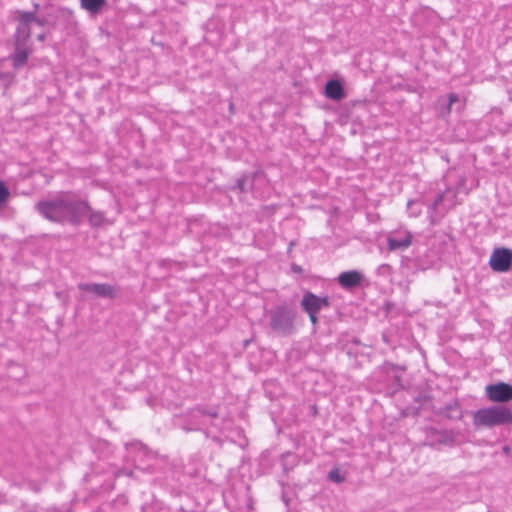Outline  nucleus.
<instances>
[{
	"label": "nucleus",
	"instance_id": "nucleus-17",
	"mask_svg": "<svg viewBox=\"0 0 512 512\" xmlns=\"http://www.w3.org/2000/svg\"><path fill=\"white\" fill-rule=\"evenodd\" d=\"M106 3V0H80L81 7L91 15L99 14Z\"/></svg>",
	"mask_w": 512,
	"mask_h": 512
},
{
	"label": "nucleus",
	"instance_id": "nucleus-33",
	"mask_svg": "<svg viewBox=\"0 0 512 512\" xmlns=\"http://www.w3.org/2000/svg\"><path fill=\"white\" fill-rule=\"evenodd\" d=\"M380 268L381 269H389L390 266L388 264H383Z\"/></svg>",
	"mask_w": 512,
	"mask_h": 512
},
{
	"label": "nucleus",
	"instance_id": "nucleus-14",
	"mask_svg": "<svg viewBox=\"0 0 512 512\" xmlns=\"http://www.w3.org/2000/svg\"><path fill=\"white\" fill-rule=\"evenodd\" d=\"M458 433L454 430H439L432 428L428 431L427 438L431 442L432 445L435 444H444V445H452L456 442Z\"/></svg>",
	"mask_w": 512,
	"mask_h": 512
},
{
	"label": "nucleus",
	"instance_id": "nucleus-31",
	"mask_svg": "<svg viewBox=\"0 0 512 512\" xmlns=\"http://www.w3.org/2000/svg\"><path fill=\"white\" fill-rule=\"evenodd\" d=\"M45 38H46L45 33H41V34L37 35V40L40 42H43L45 40Z\"/></svg>",
	"mask_w": 512,
	"mask_h": 512
},
{
	"label": "nucleus",
	"instance_id": "nucleus-27",
	"mask_svg": "<svg viewBox=\"0 0 512 512\" xmlns=\"http://www.w3.org/2000/svg\"><path fill=\"white\" fill-rule=\"evenodd\" d=\"M235 188H237L242 193L249 191L248 190V186L246 184V181H245V178H244L243 175L240 178L237 179L236 184H235Z\"/></svg>",
	"mask_w": 512,
	"mask_h": 512
},
{
	"label": "nucleus",
	"instance_id": "nucleus-28",
	"mask_svg": "<svg viewBox=\"0 0 512 512\" xmlns=\"http://www.w3.org/2000/svg\"><path fill=\"white\" fill-rule=\"evenodd\" d=\"M291 271L296 274H302L304 270L300 265L293 263L291 265Z\"/></svg>",
	"mask_w": 512,
	"mask_h": 512
},
{
	"label": "nucleus",
	"instance_id": "nucleus-9",
	"mask_svg": "<svg viewBox=\"0 0 512 512\" xmlns=\"http://www.w3.org/2000/svg\"><path fill=\"white\" fill-rule=\"evenodd\" d=\"M449 210L450 207L446 206V195L444 190H440L434 199L427 204V214L431 224H436Z\"/></svg>",
	"mask_w": 512,
	"mask_h": 512
},
{
	"label": "nucleus",
	"instance_id": "nucleus-16",
	"mask_svg": "<svg viewBox=\"0 0 512 512\" xmlns=\"http://www.w3.org/2000/svg\"><path fill=\"white\" fill-rule=\"evenodd\" d=\"M325 96L333 101H341L345 98L343 84L337 79H331L325 84Z\"/></svg>",
	"mask_w": 512,
	"mask_h": 512
},
{
	"label": "nucleus",
	"instance_id": "nucleus-29",
	"mask_svg": "<svg viewBox=\"0 0 512 512\" xmlns=\"http://www.w3.org/2000/svg\"><path fill=\"white\" fill-rule=\"evenodd\" d=\"M309 319L312 323V325L315 327L318 324V314L317 313H311L308 314Z\"/></svg>",
	"mask_w": 512,
	"mask_h": 512
},
{
	"label": "nucleus",
	"instance_id": "nucleus-10",
	"mask_svg": "<svg viewBox=\"0 0 512 512\" xmlns=\"http://www.w3.org/2000/svg\"><path fill=\"white\" fill-rule=\"evenodd\" d=\"M493 271L507 272L512 266V250L508 248H496L489 260Z\"/></svg>",
	"mask_w": 512,
	"mask_h": 512
},
{
	"label": "nucleus",
	"instance_id": "nucleus-11",
	"mask_svg": "<svg viewBox=\"0 0 512 512\" xmlns=\"http://www.w3.org/2000/svg\"><path fill=\"white\" fill-rule=\"evenodd\" d=\"M127 449L129 450V453H131L132 451H134L136 453V455L134 457V463H135L136 469H139L143 472H153L154 471L151 464L148 463V464L144 465L142 463L144 459H147V460L154 459V454L151 451H149L147 446H145L144 444H142L140 442H134V443H131L129 446L127 445Z\"/></svg>",
	"mask_w": 512,
	"mask_h": 512
},
{
	"label": "nucleus",
	"instance_id": "nucleus-24",
	"mask_svg": "<svg viewBox=\"0 0 512 512\" xmlns=\"http://www.w3.org/2000/svg\"><path fill=\"white\" fill-rule=\"evenodd\" d=\"M9 197H10V190L6 186L4 181H2L0 179V209L3 208L7 204Z\"/></svg>",
	"mask_w": 512,
	"mask_h": 512
},
{
	"label": "nucleus",
	"instance_id": "nucleus-6",
	"mask_svg": "<svg viewBox=\"0 0 512 512\" xmlns=\"http://www.w3.org/2000/svg\"><path fill=\"white\" fill-rule=\"evenodd\" d=\"M439 258L432 250H425L413 257H404L401 261L402 267L411 270L413 273L433 268Z\"/></svg>",
	"mask_w": 512,
	"mask_h": 512
},
{
	"label": "nucleus",
	"instance_id": "nucleus-4",
	"mask_svg": "<svg viewBox=\"0 0 512 512\" xmlns=\"http://www.w3.org/2000/svg\"><path fill=\"white\" fill-rule=\"evenodd\" d=\"M296 317L294 306L287 303L277 305L268 312L269 327L278 336H291L296 332Z\"/></svg>",
	"mask_w": 512,
	"mask_h": 512
},
{
	"label": "nucleus",
	"instance_id": "nucleus-30",
	"mask_svg": "<svg viewBox=\"0 0 512 512\" xmlns=\"http://www.w3.org/2000/svg\"><path fill=\"white\" fill-rule=\"evenodd\" d=\"M27 486H28L30 489H32V490H34V491H36V492H38V491L40 490L39 485H38L37 483L33 482V481H29V482H27Z\"/></svg>",
	"mask_w": 512,
	"mask_h": 512
},
{
	"label": "nucleus",
	"instance_id": "nucleus-12",
	"mask_svg": "<svg viewBox=\"0 0 512 512\" xmlns=\"http://www.w3.org/2000/svg\"><path fill=\"white\" fill-rule=\"evenodd\" d=\"M78 289L108 299H114L118 294V289L107 283H79Z\"/></svg>",
	"mask_w": 512,
	"mask_h": 512
},
{
	"label": "nucleus",
	"instance_id": "nucleus-15",
	"mask_svg": "<svg viewBox=\"0 0 512 512\" xmlns=\"http://www.w3.org/2000/svg\"><path fill=\"white\" fill-rule=\"evenodd\" d=\"M411 243L412 234L409 231L393 233L387 238V248L390 251L406 249Z\"/></svg>",
	"mask_w": 512,
	"mask_h": 512
},
{
	"label": "nucleus",
	"instance_id": "nucleus-13",
	"mask_svg": "<svg viewBox=\"0 0 512 512\" xmlns=\"http://www.w3.org/2000/svg\"><path fill=\"white\" fill-rule=\"evenodd\" d=\"M336 280L343 289L352 291L361 286L364 275L357 270H349L340 273Z\"/></svg>",
	"mask_w": 512,
	"mask_h": 512
},
{
	"label": "nucleus",
	"instance_id": "nucleus-19",
	"mask_svg": "<svg viewBox=\"0 0 512 512\" xmlns=\"http://www.w3.org/2000/svg\"><path fill=\"white\" fill-rule=\"evenodd\" d=\"M443 414L450 419H461L463 414L457 402L447 404L444 408Z\"/></svg>",
	"mask_w": 512,
	"mask_h": 512
},
{
	"label": "nucleus",
	"instance_id": "nucleus-5",
	"mask_svg": "<svg viewBox=\"0 0 512 512\" xmlns=\"http://www.w3.org/2000/svg\"><path fill=\"white\" fill-rule=\"evenodd\" d=\"M472 418L475 428L512 425V410L504 405H494L476 410Z\"/></svg>",
	"mask_w": 512,
	"mask_h": 512
},
{
	"label": "nucleus",
	"instance_id": "nucleus-22",
	"mask_svg": "<svg viewBox=\"0 0 512 512\" xmlns=\"http://www.w3.org/2000/svg\"><path fill=\"white\" fill-rule=\"evenodd\" d=\"M407 210L410 216L418 217L422 213V203L420 200H409L407 202Z\"/></svg>",
	"mask_w": 512,
	"mask_h": 512
},
{
	"label": "nucleus",
	"instance_id": "nucleus-2",
	"mask_svg": "<svg viewBox=\"0 0 512 512\" xmlns=\"http://www.w3.org/2000/svg\"><path fill=\"white\" fill-rule=\"evenodd\" d=\"M181 419V428L184 431H202L207 439L222 445V439L215 433H221L225 424L224 417L220 416L219 406L198 404L183 414Z\"/></svg>",
	"mask_w": 512,
	"mask_h": 512
},
{
	"label": "nucleus",
	"instance_id": "nucleus-32",
	"mask_svg": "<svg viewBox=\"0 0 512 512\" xmlns=\"http://www.w3.org/2000/svg\"><path fill=\"white\" fill-rule=\"evenodd\" d=\"M449 98H450V103H452L455 100L456 96L454 94H451Z\"/></svg>",
	"mask_w": 512,
	"mask_h": 512
},
{
	"label": "nucleus",
	"instance_id": "nucleus-26",
	"mask_svg": "<svg viewBox=\"0 0 512 512\" xmlns=\"http://www.w3.org/2000/svg\"><path fill=\"white\" fill-rule=\"evenodd\" d=\"M328 479L334 483H342L345 480V477L340 473L339 469L334 468L329 471Z\"/></svg>",
	"mask_w": 512,
	"mask_h": 512
},
{
	"label": "nucleus",
	"instance_id": "nucleus-34",
	"mask_svg": "<svg viewBox=\"0 0 512 512\" xmlns=\"http://www.w3.org/2000/svg\"><path fill=\"white\" fill-rule=\"evenodd\" d=\"M509 449H510V448H509L508 446H505V447H504V451H505V452H508V451H509Z\"/></svg>",
	"mask_w": 512,
	"mask_h": 512
},
{
	"label": "nucleus",
	"instance_id": "nucleus-7",
	"mask_svg": "<svg viewBox=\"0 0 512 512\" xmlns=\"http://www.w3.org/2000/svg\"><path fill=\"white\" fill-rule=\"evenodd\" d=\"M300 305L307 314H318L322 309L330 307V299L328 296L321 297L311 291H307L304 293Z\"/></svg>",
	"mask_w": 512,
	"mask_h": 512
},
{
	"label": "nucleus",
	"instance_id": "nucleus-3",
	"mask_svg": "<svg viewBox=\"0 0 512 512\" xmlns=\"http://www.w3.org/2000/svg\"><path fill=\"white\" fill-rule=\"evenodd\" d=\"M31 17L30 14H18L14 17L17 26L13 35V52L9 57L14 69L23 68L32 53L31 29L28 27V21L32 19Z\"/></svg>",
	"mask_w": 512,
	"mask_h": 512
},
{
	"label": "nucleus",
	"instance_id": "nucleus-23",
	"mask_svg": "<svg viewBox=\"0 0 512 512\" xmlns=\"http://www.w3.org/2000/svg\"><path fill=\"white\" fill-rule=\"evenodd\" d=\"M18 14H30L32 17L31 20L28 21V27L31 29L33 24H37L38 26L43 27L46 24V20L44 18H38L36 16V11H22L18 10L15 12V15L18 16Z\"/></svg>",
	"mask_w": 512,
	"mask_h": 512
},
{
	"label": "nucleus",
	"instance_id": "nucleus-18",
	"mask_svg": "<svg viewBox=\"0 0 512 512\" xmlns=\"http://www.w3.org/2000/svg\"><path fill=\"white\" fill-rule=\"evenodd\" d=\"M444 193L446 195V206H449L450 210L461 203L458 198L459 194L457 190H455L452 186H446Z\"/></svg>",
	"mask_w": 512,
	"mask_h": 512
},
{
	"label": "nucleus",
	"instance_id": "nucleus-35",
	"mask_svg": "<svg viewBox=\"0 0 512 512\" xmlns=\"http://www.w3.org/2000/svg\"><path fill=\"white\" fill-rule=\"evenodd\" d=\"M34 8H35V10H37L39 8V4H35Z\"/></svg>",
	"mask_w": 512,
	"mask_h": 512
},
{
	"label": "nucleus",
	"instance_id": "nucleus-1",
	"mask_svg": "<svg viewBox=\"0 0 512 512\" xmlns=\"http://www.w3.org/2000/svg\"><path fill=\"white\" fill-rule=\"evenodd\" d=\"M35 208L45 219L59 224L78 226L84 217H88L90 226L98 228L106 220L102 211H94L86 200L77 198L70 192H62L54 198L39 201Z\"/></svg>",
	"mask_w": 512,
	"mask_h": 512
},
{
	"label": "nucleus",
	"instance_id": "nucleus-20",
	"mask_svg": "<svg viewBox=\"0 0 512 512\" xmlns=\"http://www.w3.org/2000/svg\"><path fill=\"white\" fill-rule=\"evenodd\" d=\"M282 466L285 472L294 468L297 465L298 459L297 456L293 453L287 452L282 455Z\"/></svg>",
	"mask_w": 512,
	"mask_h": 512
},
{
	"label": "nucleus",
	"instance_id": "nucleus-8",
	"mask_svg": "<svg viewBox=\"0 0 512 512\" xmlns=\"http://www.w3.org/2000/svg\"><path fill=\"white\" fill-rule=\"evenodd\" d=\"M485 393L491 402L508 403L512 400V385L505 382L490 384L486 386Z\"/></svg>",
	"mask_w": 512,
	"mask_h": 512
},
{
	"label": "nucleus",
	"instance_id": "nucleus-21",
	"mask_svg": "<svg viewBox=\"0 0 512 512\" xmlns=\"http://www.w3.org/2000/svg\"><path fill=\"white\" fill-rule=\"evenodd\" d=\"M246 184L248 186V190L252 191L254 189L255 182L264 177V172L262 170H256L254 172H248L243 174Z\"/></svg>",
	"mask_w": 512,
	"mask_h": 512
},
{
	"label": "nucleus",
	"instance_id": "nucleus-25",
	"mask_svg": "<svg viewBox=\"0 0 512 512\" xmlns=\"http://www.w3.org/2000/svg\"><path fill=\"white\" fill-rule=\"evenodd\" d=\"M467 178L465 175H460L457 179V182L454 186H452L455 190H457L458 194L467 195L469 193V189L466 187Z\"/></svg>",
	"mask_w": 512,
	"mask_h": 512
}]
</instances>
